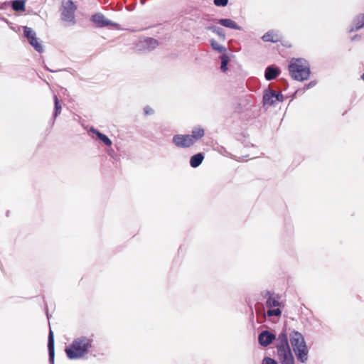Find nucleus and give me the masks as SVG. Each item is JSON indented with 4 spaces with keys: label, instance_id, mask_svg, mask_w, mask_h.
Segmentation results:
<instances>
[{
    "label": "nucleus",
    "instance_id": "cd10ccee",
    "mask_svg": "<svg viewBox=\"0 0 364 364\" xmlns=\"http://www.w3.org/2000/svg\"><path fill=\"white\" fill-rule=\"evenodd\" d=\"M277 95L278 96L277 102H282L283 101V95L280 93H277Z\"/></svg>",
    "mask_w": 364,
    "mask_h": 364
},
{
    "label": "nucleus",
    "instance_id": "a211bd4d",
    "mask_svg": "<svg viewBox=\"0 0 364 364\" xmlns=\"http://www.w3.org/2000/svg\"><path fill=\"white\" fill-rule=\"evenodd\" d=\"M92 133L95 134L107 146H109L112 145V141L104 134L101 133L98 130L92 129Z\"/></svg>",
    "mask_w": 364,
    "mask_h": 364
},
{
    "label": "nucleus",
    "instance_id": "f257e3e1",
    "mask_svg": "<svg viewBox=\"0 0 364 364\" xmlns=\"http://www.w3.org/2000/svg\"><path fill=\"white\" fill-rule=\"evenodd\" d=\"M92 347V340L85 336H81L75 338L65 348V351L68 358L71 360L79 359L87 355Z\"/></svg>",
    "mask_w": 364,
    "mask_h": 364
},
{
    "label": "nucleus",
    "instance_id": "4be33fe9",
    "mask_svg": "<svg viewBox=\"0 0 364 364\" xmlns=\"http://www.w3.org/2000/svg\"><path fill=\"white\" fill-rule=\"evenodd\" d=\"M267 314L268 316H280L282 314V311L278 308L274 309H269L267 311Z\"/></svg>",
    "mask_w": 364,
    "mask_h": 364
},
{
    "label": "nucleus",
    "instance_id": "b1692460",
    "mask_svg": "<svg viewBox=\"0 0 364 364\" xmlns=\"http://www.w3.org/2000/svg\"><path fill=\"white\" fill-rule=\"evenodd\" d=\"M228 3V0H214V4L217 6H225Z\"/></svg>",
    "mask_w": 364,
    "mask_h": 364
},
{
    "label": "nucleus",
    "instance_id": "f03ea898",
    "mask_svg": "<svg viewBox=\"0 0 364 364\" xmlns=\"http://www.w3.org/2000/svg\"><path fill=\"white\" fill-rule=\"evenodd\" d=\"M290 341L297 360L306 363L308 360L309 349L301 333L294 331L290 335Z\"/></svg>",
    "mask_w": 364,
    "mask_h": 364
},
{
    "label": "nucleus",
    "instance_id": "6ab92c4d",
    "mask_svg": "<svg viewBox=\"0 0 364 364\" xmlns=\"http://www.w3.org/2000/svg\"><path fill=\"white\" fill-rule=\"evenodd\" d=\"M269 297L266 301V305L267 307H276L279 306V301L277 297H275L274 295L269 293Z\"/></svg>",
    "mask_w": 364,
    "mask_h": 364
},
{
    "label": "nucleus",
    "instance_id": "5701e85b",
    "mask_svg": "<svg viewBox=\"0 0 364 364\" xmlns=\"http://www.w3.org/2000/svg\"><path fill=\"white\" fill-rule=\"evenodd\" d=\"M262 364H278V363L274 359L269 358V357H265L262 360Z\"/></svg>",
    "mask_w": 364,
    "mask_h": 364
},
{
    "label": "nucleus",
    "instance_id": "393cba45",
    "mask_svg": "<svg viewBox=\"0 0 364 364\" xmlns=\"http://www.w3.org/2000/svg\"><path fill=\"white\" fill-rule=\"evenodd\" d=\"M211 45L213 46V48L215 49V50H217L220 52L223 51V48L222 46H220L217 42L215 41H212L211 43Z\"/></svg>",
    "mask_w": 364,
    "mask_h": 364
},
{
    "label": "nucleus",
    "instance_id": "a878e982",
    "mask_svg": "<svg viewBox=\"0 0 364 364\" xmlns=\"http://www.w3.org/2000/svg\"><path fill=\"white\" fill-rule=\"evenodd\" d=\"M144 113L146 115H149V114H152L154 113V110L152 108H151L149 106H146L145 108H144Z\"/></svg>",
    "mask_w": 364,
    "mask_h": 364
},
{
    "label": "nucleus",
    "instance_id": "c756f323",
    "mask_svg": "<svg viewBox=\"0 0 364 364\" xmlns=\"http://www.w3.org/2000/svg\"><path fill=\"white\" fill-rule=\"evenodd\" d=\"M150 41H151L154 45H157L158 44L157 41L156 40L152 39V38L150 39Z\"/></svg>",
    "mask_w": 364,
    "mask_h": 364
},
{
    "label": "nucleus",
    "instance_id": "9d476101",
    "mask_svg": "<svg viewBox=\"0 0 364 364\" xmlns=\"http://www.w3.org/2000/svg\"><path fill=\"white\" fill-rule=\"evenodd\" d=\"M262 39L265 42L278 43L282 41V36L279 32L271 30L265 33Z\"/></svg>",
    "mask_w": 364,
    "mask_h": 364
},
{
    "label": "nucleus",
    "instance_id": "f8f14e48",
    "mask_svg": "<svg viewBox=\"0 0 364 364\" xmlns=\"http://www.w3.org/2000/svg\"><path fill=\"white\" fill-rule=\"evenodd\" d=\"M277 355L282 364H294V358L291 350Z\"/></svg>",
    "mask_w": 364,
    "mask_h": 364
},
{
    "label": "nucleus",
    "instance_id": "4468645a",
    "mask_svg": "<svg viewBox=\"0 0 364 364\" xmlns=\"http://www.w3.org/2000/svg\"><path fill=\"white\" fill-rule=\"evenodd\" d=\"M204 159V156L202 153H198L197 154L191 156L190 159V164L193 168H196L199 166Z\"/></svg>",
    "mask_w": 364,
    "mask_h": 364
},
{
    "label": "nucleus",
    "instance_id": "412c9836",
    "mask_svg": "<svg viewBox=\"0 0 364 364\" xmlns=\"http://www.w3.org/2000/svg\"><path fill=\"white\" fill-rule=\"evenodd\" d=\"M53 99H54V104H55V114H55V117H56L58 114L60 113L62 107L58 100L57 95H55L53 97Z\"/></svg>",
    "mask_w": 364,
    "mask_h": 364
},
{
    "label": "nucleus",
    "instance_id": "7c9ffc66",
    "mask_svg": "<svg viewBox=\"0 0 364 364\" xmlns=\"http://www.w3.org/2000/svg\"><path fill=\"white\" fill-rule=\"evenodd\" d=\"M361 79L364 81V73L361 75Z\"/></svg>",
    "mask_w": 364,
    "mask_h": 364
},
{
    "label": "nucleus",
    "instance_id": "20e7f679",
    "mask_svg": "<svg viewBox=\"0 0 364 364\" xmlns=\"http://www.w3.org/2000/svg\"><path fill=\"white\" fill-rule=\"evenodd\" d=\"M288 69L291 77L296 80L304 81L309 77V67L303 59H292L289 65Z\"/></svg>",
    "mask_w": 364,
    "mask_h": 364
},
{
    "label": "nucleus",
    "instance_id": "6e6552de",
    "mask_svg": "<svg viewBox=\"0 0 364 364\" xmlns=\"http://www.w3.org/2000/svg\"><path fill=\"white\" fill-rule=\"evenodd\" d=\"M91 19L95 26L99 28L114 25L110 21L107 20L103 14L100 13L92 15Z\"/></svg>",
    "mask_w": 364,
    "mask_h": 364
},
{
    "label": "nucleus",
    "instance_id": "0eeeda50",
    "mask_svg": "<svg viewBox=\"0 0 364 364\" xmlns=\"http://www.w3.org/2000/svg\"><path fill=\"white\" fill-rule=\"evenodd\" d=\"M276 348L277 349V354L291 350L288 342V336L286 332L282 331L279 334L277 339Z\"/></svg>",
    "mask_w": 364,
    "mask_h": 364
},
{
    "label": "nucleus",
    "instance_id": "bb28decb",
    "mask_svg": "<svg viewBox=\"0 0 364 364\" xmlns=\"http://www.w3.org/2000/svg\"><path fill=\"white\" fill-rule=\"evenodd\" d=\"M227 64H228V60L225 59H223L222 63H221V69L223 71H225L227 70V67H226Z\"/></svg>",
    "mask_w": 364,
    "mask_h": 364
},
{
    "label": "nucleus",
    "instance_id": "39448f33",
    "mask_svg": "<svg viewBox=\"0 0 364 364\" xmlns=\"http://www.w3.org/2000/svg\"><path fill=\"white\" fill-rule=\"evenodd\" d=\"M77 6L72 0H65L63 2V9L61 14V18L64 21L70 22L73 24L75 21V12Z\"/></svg>",
    "mask_w": 364,
    "mask_h": 364
},
{
    "label": "nucleus",
    "instance_id": "ddd939ff",
    "mask_svg": "<svg viewBox=\"0 0 364 364\" xmlns=\"http://www.w3.org/2000/svg\"><path fill=\"white\" fill-rule=\"evenodd\" d=\"M48 348L49 353V359L50 361L53 363L54 360L55 356V350H54V336L53 332L51 329H50L49 335H48Z\"/></svg>",
    "mask_w": 364,
    "mask_h": 364
},
{
    "label": "nucleus",
    "instance_id": "423d86ee",
    "mask_svg": "<svg viewBox=\"0 0 364 364\" xmlns=\"http://www.w3.org/2000/svg\"><path fill=\"white\" fill-rule=\"evenodd\" d=\"M23 34L28 39L29 43L39 53L43 52L42 45L38 42L36 33L29 27H23Z\"/></svg>",
    "mask_w": 364,
    "mask_h": 364
},
{
    "label": "nucleus",
    "instance_id": "f3484780",
    "mask_svg": "<svg viewBox=\"0 0 364 364\" xmlns=\"http://www.w3.org/2000/svg\"><path fill=\"white\" fill-rule=\"evenodd\" d=\"M25 0H14L12 1V9L16 11H24L26 10Z\"/></svg>",
    "mask_w": 364,
    "mask_h": 364
},
{
    "label": "nucleus",
    "instance_id": "2eb2a0df",
    "mask_svg": "<svg viewBox=\"0 0 364 364\" xmlns=\"http://www.w3.org/2000/svg\"><path fill=\"white\" fill-rule=\"evenodd\" d=\"M279 74V70L277 68L272 67L267 68L265 70V78L267 80L275 79Z\"/></svg>",
    "mask_w": 364,
    "mask_h": 364
},
{
    "label": "nucleus",
    "instance_id": "7ed1b4c3",
    "mask_svg": "<svg viewBox=\"0 0 364 364\" xmlns=\"http://www.w3.org/2000/svg\"><path fill=\"white\" fill-rule=\"evenodd\" d=\"M205 131L201 127H196L191 134H176L173 137V143L179 148H188L204 136Z\"/></svg>",
    "mask_w": 364,
    "mask_h": 364
},
{
    "label": "nucleus",
    "instance_id": "c85d7f7f",
    "mask_svg": "<svg viewBox=\"0 0 364 364\" xmlns=\"http://www.w3.org/2000/svg\"><path fill=\"white\" fill-rule=\"evenodd\" d=\"M215 32H216L218 34L220 35L221 34V29L220 28H217V29H215L214 31Z\"/></svg>",
    "mask_w": 364,
    "mask_h": 364
},
{
    "label": "nucleus",
    "instance_id": "dca6fc26",
    "mask_svg": "<svg viewBox=\"0 0 364 364\" xmlns=\"http://www.w3.org/2000/svg\"><path fill=\"white\" fill-rule=\"evenodd\" d=\"M219 23L220 25H222L223 26L230 28H234V29L240 28V27L237 26V23L230 18L220 19L219 21Z\"/></svg>",
    "mask_w": 364,
    "mask_h": 364
},
{
    "label": "nucleus",
    "instance_id": "9b49d317",
    "mask_svg": "<svg viewBox=\"0 0 364 364\" xmlns=\"http://www.w3.org/2000/svg\"><path fill=\"white\" fill-rule=\"evenodd\" d=\"M278 96L277 92L273 90H267L263 95V102L264 105H272L277 102Z\"/></svg>",
    "mask_w": 364,
    "mask_h": 364
},
{
    "label": "nucleus",
    "instance_id": "1a4fd4ad",
    "mask_svg": "<svg viewBox=\"0 0 364 364\" xmlns=\"http://www.w3.org/2000/svg\"><path fill=\"white\" fill-rule=\"evenodd\" d=\"M276 338L275 336L269 332L268 331H264L259 333L258 337L259 343L262 346H267Z\"/></svg>",
    "mask_w": 364,
    "mask_h": 364
},
{
    "label": "nucleus",
    "instance_id": "aec40b11",
    "mask_svg": "<svg viewBox=\"0 0 364 364\" xmlns=\"http://www.w3.org/2000/svg\"><path fill=\"white\" fill-rule=\"evenodd\" d=\"M355 30H358L364 27V14L358 15L354 19Z\"/></svg>",
    "mask_w": 364,
    "mask_h": 364
}]
</instances>
